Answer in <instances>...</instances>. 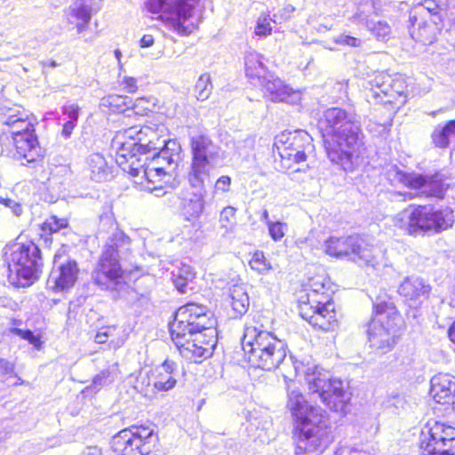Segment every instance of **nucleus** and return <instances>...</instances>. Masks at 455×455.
<instances>
[{"label":"nucleus","mask_w":455,"mask_h":455,"mask_svg":"<svg viewBox=\"0 0 455 455\" xmlns=\"http://www.w3.org/2000/svg\"><path fill=\"white\" fill-rule=\"evenodd\" d=\"M318 129L328 158L345 172H353L363 146L360 117L352 110L329 108L320 116Z\"/></svg>","instance_id":"1"},{"label":"nucleus","mask_w":455,"mask_h":455,"mask_svg":"<svg viewBox=\"0 0 455 455\" xmlns=\"http://www.w3.org/2000/svg\"><path fill=\"white\" fill-rule=\"evenodd\" d=\"M287 397L294 420L295 455H322L332 441L327 412L309 404L297 389L289 387Z\"/></svg>","instance_id":"2"},{"label":"nucleus","mask_w":455,"mask_h":455,"mask_svg":"<svg viewBox=\"0 0 455 455\" xmlns=\"http://www.w3.org/2000/svg\"><path fill=\"white\" fill-rule=\"evenodd\" d=\"M109 224V235L103 246L98 265L92 272L93 283L102 290H117L123 283L121 260L131 252V239L111 218L100 219V225Z\"/></svg>","instance_id":"3"},{"label":"nucleus","mask_w":455,"mask_h":455,"mask_svg":"<svg viewBox=\"0 0 455 455\" xmlns=\"http://www.w3.org/2000/svg\"><path fill=\"white\" fill-rule=\"evenodd\" d=\"M215 321L212 319V314L205 306L188 303L180 307L174 315V319L169 324L170 333L180 353L188 355L191 351L197 355H204L208 350L207 348H198L195 347V343L186 342L187 337H193L196 331L208 330L207 346H212L214 342V328Z\"/></svg>","instance_id":"4"},{"label":"nucleus","mask_w":455,"mask_h":455,"mask_svg":"<svg viewBox=\"0 0 455 455\" xmlns=\"http://www.w3.org/2000/svg\"><path fill=\"white\" fill-rule=\"evenodd\" d=\"M244 357L251 367L272 371L279 367L286 357V344L262 325L246 324L242 338Z\"/></svg>","instance_id":"5"},{"label":"nucleus","mask_w":455,"mask_h":455,"mask_svg":"<svg viewBox=\"0 0 455 455\" xmlns=\"http://www.w3.org/2000/svg\"><path fill=\"white\" fill-rule=\"evenodd\" d=\"M5 250L8 278L12 284L27 287L39 279L44 262L38 245L28 241L13 243Z\"/></svg>","instance_id":"6"},{"label":"nucleus","mask_w":455,"mask_h":455,"mask_svg":"<svg viewBox=\"0 0 455 455\" xmlns=\"http://www.w3.org/2000/svg\"><path fill=\"white\" fill-rule=\"evenodd\" d=\"M394 223L411 235L427 232L441 233L452 227L454 216L449 207L435 209L429 205H410L396 214Z\"/></svg>","instance_id":"7"},{"label":"nucleus","mask_w":455,"mask_h":455,"mask_svg":"<svg viewBox=\"0 0 455 455\" xmlns=\"http://www.w3.org/2000/svg\"><path fill=\"white\" fill-rule=\"evenodd\" d=\"M401 316L390 301H380L373 306V317L368 326V342L377 354L391 351L400 336Z\"/></svg>","instance_id":"8"},{"label":"nucleus","mask_w":455,"mask_h":455,"mask_svg":"<svg viewBox=\"0 0 455 455\" xmlns=\"http://www.w3.org/2000/svg\"><path fill=\"white\" fill-rule=\"evenodd\" d=\"M305 381L311 395H316L330 410L347 413L351 400L348 383L336 378L318 366L308 367L305 372Z\"/></svg>","instance_id":"9"},{"label":"nucleus","mask_w":455,"mask_h":455,"mask_svg":"<svg viewBox=\"0 0 455 455\" xmlns=\"http://www.w3.org/2000/svg\"><path fill=\"white\" fill-rule=\"evenodd\" d=\"M305 297L299 300V314L314 327L328 331L337 325L334 302L323 283H314Z\"/></svg>","instance_id":"10"},{"label":"nucleus","mask_w":455,"mask_h":455,"mask_svg":"<svg viewBox=\"0 0 455 455\" xmlns=\"http://www.w3.org/2000/svg\"><path fill=\"white\" fill-rule=\"evenodd\" d=\"M375 251L358 235L331 236L324 243V251L329 256L353 261L361 267H376L379 261Z\"/></svg>","instance_id":"11"},{"label":"nucleus","mask_w":455,"mask_h":455,"mask_svg":"<svg viewBox=\"0 0 455 455\" xmlns=\"http://www.w3.org/2000/svg\"><path fill=\"white\" fill-rule=\"evenodd\" d=\"M157 440L154 428L132 426L116 433L110 445L116 455H151Z\"/></svg>","instance_id":"12"},{"label":"nucleus","mask_w":455,"mask_h":455,"mask_svg":"<svg viewBox=\"0 0 455 455\" xmlns=\"http://www.w3.org/2000/svg\"><path fill=\"white\" fill-rule=\"evenodd\" d=\"M197 0H148L147 8L151 13H161L170 27L180 36L191 34L196 26L188 22Z\"/></svg>","instance_id":"13"},{"label":"nucleus","mask_w":455,"mask_h":455,"mask_svg":"<svg viewBox=\"0 0 455 455\" xmlns=\"http://www.w3.org/2000/svg\"><path fill=\"white\" fill-rule=\"evenodd\" d=\"M191 148L193 157L188 181L193 188L201 190L210 170L216 165L218 148L209 137L199 135L191 139Z\"/></svg>","instance_id":"14"},{"label":"nucleus","mask_w":455,"mask_h":455,"mask_svg":"<svg viewBox=\"0 0 455 455\" xmlns=\"http://www.w3.org/2000/svg\"><path fill=\"white\" fill-rule=\"evenodd\" d=\"M312 137L305 131L283 132L276 137L275 146L282 159L283 167L291 169V164H300L313 152Z\"/></svg>","instance_id":"15"},{"label":"nucleus","mask_w":455,"mask_h":455,"mask_svg":"<svg viewBox=\"0 0 455 455\" xmlns=\"http://www.w3.org/2000/svg\"><path fill=\"white\" fill-rule=\"evenodd\" d=\"M388 175L409 188L419 190V194L426 197L443 198L447 189L444 184L446 178L438 172L434 174L408 173L394 166L389 170Z\"/></svg>","instance_id":"16"},{"label":"nucleus","mask_w":455,"mask_h":455,"mask_svg":"<svg viewBox=\"0 0 455 455\" xmlns=\"http://www.w3.org/2000/svg\"><path fill=\"white\" fill-rule=\"evenodd\" d=\"M169 140L163 139L157 132L149 126H144L139 129L137 142H123L118 150L116 163L119 165L124 164V160H132L140 162L141 156H149L153 152L164 148Z\"/></svg>","instance_id":"17"},{"label":"nucleus","mask_w":455,"mask_h":455,"mask_svg":"<svg viewBox=\"0 0 455 455\" xmlns=\"http://www.w3.org/2000/svg\"><path fill=\"white\" fill-rule=\"evenodd\" d=\"M369 85L367 97L383 103H391L398 97L405 96L407 89L404 76L401 74L392 76L387 72L375 74L369 81Z\"/></svg>","instance_id":"18"},{"label":"nucleus","mask_w":455,"mask_h":455,"mask_svg":"<svg viewBox=\"0 0 455 455\" xmlns=\"http://www.w3.org/2000/svg\"><path fill=\"white\" fill-rule=\"evenodd\" d=\"M419 448L420 455H455V427L435 421Z\"/></svg>","instance_id":"19"},{"label":"nucleus","mask_w":455,"mask_h":455,"mask_svg":"<svg viewBox=\"0 0 455 455\" xmlns=\"http://www.w3.org/2000/svg\"><path fill=\"white\" fill-rule=\"evenodd\" d=\"M65 249H60L53 257V267L47 284L55 291L72 287L77 280L79 268L75 259L66 258Z\"/></svg>","instance_id":"20"},{"label":"nucleus","mask_w":455,"mask_h":455,"mask_svg":"<svg viewBox=\"0 0 455 455\" xmlns=\"http://www.w3.org/2000/svg\"><path fill=\"white\" fill-rule=\"evenodd\" d=\"M18 124L24 125L22 130L11 132L16 149L15 156L26 160V164L34 163L43 156L34 126L30 122H19Z\"/></svg>","instance_id":"21"},{"label":"nucleus","mask_w":455,"mask_h":455,"mask_svg":"<svg viewBox=\"0 0 455 455\" xmlns=\"http://www.w3.org/2000/svg\"><path fill=\"white\" fill-rule=\"evenodd\" d=\"M430 291L431 286L416 275L405 277L397 290L399 295L413 308H417L428 297Z\"/></svg>","instance_id":"22"},{"label":"nucleus","mask_w":455,"mask_h":455,"mask_svg":"<svg viewBox=\"0 0 455 455\" xmlns=\"http://www.w3.org/2000/svg\"><path fill=\"white\" fill-rule=\"evenodd\" d=\"M100 10L96 0H76L69 7L68 22L75 24L77 33L81 34L87 29L93 13Z\"/></svg>","instance_id":"23"},{"label":"nucleus","mask_w":455,"mask_h":455,"mask_svg":"<svg viewBox=\"0 0 455 455\" xmlns=\"http://www.w3.org/2000/svg\"><path fill=\"white\" fill-rule=\"evenodd\" d=\"M430 394L441 404L455 407V377L449 373H439L431 379Z\"/></svg>","instance_id":"24"},{"label":"nucleus","mask_w":455,"mask_h":455,"mask_svg":"<svg viewBox=\"0 0 455 455\" xmlns=\"http://www.w3.org/2000/svg\"><path fill=\"white\" fill-rule=\"evenodd\" d=\"M411 27L410 35L412 39L424 45L431 44L436 40L439 28L437 24L432 20L427 21L423 17L416 14L410 15Z\"/></svg>","instance_id":"25"},{"label":"nucleus","mask_w":455,"mask_h":455,"mask_svg":"<svg viewBox=\"0 0 455 455\" xmlns=\"http://www.w3.org/2000/svg\"><path fill=\"white\" fill-rule=\"evenodd\" d=\"M180 147L175 140H169L167 144L153 152L151 155L145 156L144 162L150 160V163L156 166H165V173L176 168L180 160Z\"/></svg>","instance_id":"26"},{"label":"nucleus","mask_w":455,"mask_h":455,"mask_svg":"<svg viewBox=\"0 0 455 455\" xmlns=\"http://www.w3.org/2000/svg\"><path fill=\"white\" fill-rule=\"evenodd\" d=\"M177 363L165 360L153 373L151 380L154 389L158 392H167L172 389L177 384Z\"/></svg>","instance_id":"27"},{"label":"nucleus","mask_w":455,"mask_h":455,"mask_svg":"<svg viewBox=\"0 0 455 455\" xmlns=\"http://www.w3.org/2000/svg\"><path fill=\"white\" fill-rule=\"evenodd\" d=\"M146 102L145 98H138L132 100L128 96L110 94L103 97L100 100V107L108 108V110L116 113H124L127 110H132L134 113H139V105Z\"/></svg>","instance_id":"28"},{"label":"nucleus","mask_w":455,"mask_h":455,"mask_svg":"<svg viewBox=\"0 0 455 455\" xmlns=\"http://www.w3.org/2000/svg\"><path fill=\"white\" fill-rule=\"evenodd\" d=\"M264 89L265 94L274 102H290L295 92L279 78H267L259 82Z\"/></svg>","instance_id":"29"},{"label":"nucleus","mask_w":455,"mask_h":455,"mask_svg":"<svg viewBox=\"0 0 455 455\" xmlns=\"http://www.w3.org/2000/svg\"><path fill=\"white\" fill-rule=\"evenodd\" d=\"M229 303L232 307V318H241L246 314L250 306V299L243 285H233L229 289Z\"/></svg>","instance_id":"30"},{"label":"nucleus","mask_w":455,"mask_h":455,"mask_svg":"<svg viewBox=\"0 0 455 455\" xmlns=\"http://www.w3.org/2000/svg\"><path fill=\"white\" fill-rule=\"evenodd\" d=\"M432 144L440 149H446L450 147L451 141L455 140V119L445 124H437L431 135Z\"/></svg>","instance_id":"31"},{"label":"nucleus","mask_w":455,"mask_h":455,"mask_svg":"<svg viewBox=\"0 0 455 455\" xmlns=\"http://www.w3.org/2000/svg\"><path fill=\"white\" fill-rule=\"evenodd\" d=\"M87 164L91 171V179L96 182H102L111 177L110 167L105 157L100 153H93L89 156Z\"/></svg>","instance_id":"32"},{"label":"nucleus","mask_w":455,"mask_h":455,"mask_svg":"<svg viewBox=\"0 0 455 455\" xmlns=\"http://www.w3.org/2000/svg\"><path fill=\"white\" fill-rule=\"evenodd\" d=\"M207 333H208V330L204 329V331H196V334H193V337H187V339H187L186 342L195 343L196 347L207 348L208 351L204 355H197L194 354L192 351L190 353H188V355H186L184 353H180V355L183 357L187 358L188 360H195V361L198 358H207L210 355H212L213 347L217 344V336H216L217 331H215L214 342H212V345L210 346V347H209V346L206 345V344H208V340H210Z\"/></svg>","instance_id":"33"},{"label":"nucleus","mask_w":455,"mask_h":455,"mask_svg":"<svg viewBox=\"0 0 455 455\" xmlns=\"http://www.w3.org/2000/svg\"><path fill=\"white\" fill-rule=\"evenodd\" d=\"M124 163H130L129 168H130V173L132 176H138L140 173H143L144 177L148 182H156V180L166 175L165 173V166H156V164H153L152 163L145 164H141L140 166H135L136 159L132 160H124Z\"/></svg>","instance_id":"34"},{"label":"nucleus","mask_w":455,"mask_h":455,"mask_svg":"<svg viewBox=\"0 0 455 455\" xmlns=\"http://www.w3.org/2000/svg\"><path fill=\"white\" fill-rule=\"evenodd\" d=\"M266 67L262 61V56L258 52H250L245 57V73L251 79H258L259 82L266 80Z\"/></svg>","instance_id":"35"},{"label":"nucleus","mask_w":455,"mask_h":455,"mask_svg":"<svg viewBox=\"0 0 455 455\" xmlns=\"http://www.w3.org/2000/svg\"><path fill=\"white\" fill-rule=\"evenodd\" d=\"M204 202L202 195L194 194L193 197L185 199L182 203V212L187 220L198 218L203 212Z\"/></svg>","instance_id":"36"},{"label":"nucleus","mask_w":455,"mask_h":455,"mask_svg":"<svg viewBox=\"0 0 455 455\" xmlns=\"http://www.w3.org/2000/svg\"><path fill=\"white\" fill-rule=\"evenodd\" d=\"M212 84L209 74H203L199 76L195 85V93L198 100H206L212 92Z\"/></svg>","instance_id":"37"},{"label":"nucleus","mask_w":455,"mask_h":455,"mask_svg":"<svg viewBox=\"0 0 455 455\" xmlns=\"http://www.w3.org/2000/svg\"><path fill=\"white\" fill-rule=\"evenodd\" d=\"M115 379V375L109 369L102 370L97 374L90 386L86 387L85 390L91 393H97L103 387L109 385Z\"/></svg>","instance_id":"38"},{"label":"nucleus","mask_w":455,"mask_h":455,"mask_svg":"<svg viewBox=\"0 0 455 455\" xmlns=\"http://www.w3.org/2000/svg\"><path fill=\"white\" fill-rule=\"evenodd\" d=\"M68 227V220L66 218H58L55 215H52L47 218L41 226V229L45 234H54L59 231L67 228Z\"/></svg>","instance_id":"39"},{"label":"nucleus","mask_w":455,"mask_h":455,"mask_svg":"<svg viewBox=\"0 0 455 455\" xmlns=\"http://www.w3.org/2000/svg\"><path fill=\"white\" fill-rule=\"evenodd\" d=\"M271 21L273 22V18H270L268 13H262L257 20V24L255 27V35L259 36H267L272 32Z\"/></svg>","instance_id":"40"},{"label":"nucleus","mask_w":455,"mask_h":455,"mask_svg":"<svg viewBox=\"0 0 455 455\" xmlns=\"http://www.w3.org/2000/svg\"><path fill=\"white\" fill-rule=\"evenodd\" d=\"M251 267L259 274H264L270 269V264L267 262L262 251H256L249 262Z\"/></svg>","instance_id":"41"},{"label":"nucleus","mask_w":455,"mask_h":455,"mask_svg":"<svg viewBox=\"0 0 455 455\" xmlns=\"http://www.w3.org/2000/svg\"><path fill=\"white\" fill-rule=\"evenodd\" d=\"M268 234L275 242H279L285 235L288 226L285 222L274 221L268 222Z\"/></svg>","instance_id":"42"},{"label":"nucleus","mask_w":455,"mask_h":455,"mask_svg":"<svg viewBox=\"0 0 455 455\" xmlns=\"http://www.w3.org/2000/svg\"><path fill=\"white\" fill-rule=\"evenodd\" d=\"M235 221V209L232 206L225 207L221 212L220 217V222L221 226L225 228H231Z\"/></svg>","instance_id":"43"},{"label":"nucleus","mask_w":455,"mask_h":455,"mask_svg":"<svg viewBox=\"0 0 455 455\" xmlns=\"http://www.w3.org/2000/svg\"><path fill=\"white\" fill-rule=\"evenodd\" d=\"M14 332L20 335L23 339L28 340L30 344H32L35 347L39 348L41 346V341L38 336L35 335L34 332L30 330H21L15 328Z\"/></svg>","instance_id":"44"},{"label":"nucleus","mask_w":455,"mask_h":455,"mask_svg":"<svg viewBox=\"0 0 455 455\" xmlns=\"http://www.w3.org/2000/svg\"><path fill=\"white\" fill-rule=\"evenodd\" d=\"M294 10L295 8L291 4L284 6L277 13L273 15V22L277 24L287 20L290 19L291 14L294 12Z\"/></svg>","instance_id":"45"},{"label":"nucleus","mask_w":455,"mask_h":455,"mask_svg":"<svg viewBox=\"0 0 455 455\" xmlns=\"http://www.w3.org/2000/svg\"><path fill=\"white\" fill-rule=\"evenodd\" d=\"M80 108L77 104H70L62 107V113L68 117V121L77 123L79 118Z\"/></svg>","instance_id":"46"},{"label":"nucleus","mask_w":455,"mask_h":455,"mask_svg":"<svg viewBox=\"0 0 455 455\" xmlns=\"http://www.w3.org/2000/svg\"><path fill=\"white\" fill-rule=\"evenodd\" d=\"M172 280L175 287L180 293L187 292V287L193 280H185V277H182L178 272H172Z\"/></svg>","instance_id":"47"},{"label":"nucleus","mask_w":455,"mask_h":455,"mask_svg":"<svg viewBox=\"0 0 455 455\" xmlns=\"http://www.w3.org/2000/svg\"><path fill=\"white\" fill-rule=\"evenodd\" d=\"M0 204L10 208L12 213L17 217H20L23 212L21 204L12 199L0 197Z\"/></svg>","instance_id":"48"},{"label":"nucleus","mask_w":455,"mask_h":455,"mask_svg":"<svg viewBox=\"0 0 455 455\" xmlns=\"http://www.w3.org/2000/svg\"><path fill=\"white\" fill-rule=\"evenodd\" d=\"M371 30L375 36L381 40H384L386 36L390 33L389 26L387 23L381 21L374 24V27L371 28Z\"/></svg>","instance_id":"49"},{"label":"nucleus","mask_w":455,"mask_h":455,"mask_svg":"<svg viewBox=\"0 0 455 455\" xmlns=\"http://www.w3.org/2000/svg\"><path fill=\"white\" fill-rule=\"evenodd\" d=\"M334 42L339 44L356 47L359 46L361 41L360 39L348 35H339L334 39Z\"/></svg>","instance_id":"50"},{"label":"nucleus","mask_w":455,"mask_h":455,"mask_svg":"<svg viewBox=\"0 0 455 455\" xmlns=\"http://www.w3.org/2000/svg\"><path fill=\"white\" fill-rule=\"evenodd\" d=\"M404 403H405V401H404L403 397L399 395H395L389 397L385 402V406L387 409L394 408L395 410H397L399 408H403Z\"/></svg>","instance_id":"51"},{"label":"nucleus","mask_w":455,"mask_h":455,"mask_svg":"<svg viewBox=\"0 0 455 455\" xmlns=\"http://www.w3.org/2000/svg\"><path fill=\"white\" fill-rule=\"evenodd\" d=\"M231 185V179L228 176H221L218 179L215 183V188L217 190H220L222 192H227L229 190Z\"/></svg>","instance_id":"52"},{"label":"nucleus","mask_w":455,"mask_h":455,"mask_svg":"<svg viewBox=\"0 0 455 455\" xmlns=\"http://www.w3.org/2000/svg\"><path fill=\"white\" fill-rule=\"evenodd\" d=\"M122 84L124 85V90L129 93L135 92L138 89L137 80L132 76H124L122 81Z\"/></svg>","instance_id":"53"},{"label":"nucleus","mask_w":455,"mask_h":455,"mask_svg":"<svg viewBox=\"0 0 455 455\" xmlns=\"http://www.w3.org/2000/svg\"><path fill=\"white\" fill-rule=\"evenodd\" d=\"M14 366L6 359L0 358V377L13 373Z\"/></svg>","instance_id":"54"},{"label":"nucleus","mask_w":455,"mask_h":455,"mask_svg":"<svg viewBox=\"0 0 455 455\" xmlns=\"http://www.w3.org/2000/svg\"><path fill=\"white\" fill-rule=\"evenodd\" d=\"M176 272L185 277V280H194L196 274L193 271V268L188 265H183L180 268H179Z\"/></svg>","instance_id":"55"},{"label":"nucleus","mask_w":455,"mask_h":455,"mask_svg":"<svg viewBox=\"0 0 455 455\" xmlns=\"http://www.w3.org/2000/svg\"><path fill=\"white\" fill-rule=\"evenodd\" d=\"M77 123H74V121H67L62 127L61 135L68 139L71 136L74 128L76 126Z\"/></svg>","instance_id":"56"},{"label":"nucleus","mask_w":455,"mask_h":455,"mask_svg":"<svg viewBox=\"0 0 455 455\" xmlns=\"http://www.w3.org/2000/svg\"><path fill=\"white\" fill-rule=\"evenodd\" d=\"M138 134L139 129L137 127H131L124 132V135L126 138L130 139V142H137L138 141Z\"/></svg>","instance_id":"57"},{"label":"nucleus","mask_w":455,"mask_h":455,"mask_svg":"<svg viewBox=\"0 0 455 455\" xmlns=\"http://www.w3.org/2000/svg\"><path fill=\"white\" fill-rule=\"evenodd\" d=\"M225 448L232 451L235 454L240 448V444L234 439H228L225 442Z\"/></svg>","instance_id":"58"},{"label":"nucleus","mask_w":455,"mask_h":455,"mask_svg":"<svg viewBox=\"0 0 455 455\" xmlns=\"http://www.w3.org/2000/svg\"><path fill=\"white\" fill-rule=\"evenodd\" d=\"M154 44V37L151 35H144L140 41V47H149Z\"/></svg>","instance_id":"59"},{"label":"nucleus","mask_w":455,"mask_h":455,"mask_svg":"<svg viewBox=\"0 0 455 455\" xmlns=\"http://www.w3.org/2000/svg\"><path fill=\"white\" fill-rule=\"evenodd\" d=\"M19 122H27L26 120L22 118H14L13 116L8 117V119L5 121V124L10 126V128L15 127V126H21V124H18ZM24 125L22 124V128Z\"/></svg>","instance_id":"60"},{"label":"nucleus","mask_w":455,"mask_h":455,"mask_svg":"<svg viewBox=\"0 0 455 455\" xmlns=\"http://www.w3.org/2000/svg\"><path fill=\"white\" fill-rule=\"evenodd\" d=\"M108 333L107 331H103V329L99 331L95 337V341L99 344H104L107 341V338Z\"/></svg>","instance_id":"61"},{"label":"nucleus","mask_w":455,"mask_h":455,"mask_svg":"<svg viewBox=\"0 0 455 455\" xmlns=\"http://www.w3.org/2000/svg\"><path fill=\"white\" fill-rule=\"evenodd\" d=\"M301 172L305 173L306 172L305 169H300V168L294 169L292 172H290L291 179L293 180L299 181V177H298V174H299Z\"/></svg>","instance_id":"62"},{"label":"nucleus","mask_w":455,"mask_h":455,"mask_svg":"<svg viewBox=\"0 0 455 455\" xmlns=\"http://www.w3.org/2000/svg\"><path fill=\"white\" fill-rule=\"evenodd\" d=\"M448 334L450 337V339L455 343V319L451 327L449 328Z\"/></svg>","instance_id":"63"},{"label":"nucleus","mask_w":455,"mask_h":455,"mask_svg":"<svg viewBox=\"0 0 455 455\" xmlns=\"http://www.w3.org/2000/svg\"><path fill=\"white\" fill-rule=\"evenodd\" d=\"M86 455H101V451L97 447H89L87 448Z\"/></svg>","instance_id":"64"}]
</instances>
